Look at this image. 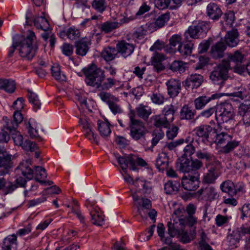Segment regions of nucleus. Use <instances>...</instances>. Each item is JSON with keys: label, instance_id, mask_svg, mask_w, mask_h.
I'll return each mask as SVG.
<instances>
[{"label": "nucleus", "instance_id": "nucleus-1", "mask_svg": "<svg viewBox=\"0 0 250 250\" xmlns=\"http://www.w3.org/2000/svg\"><path fill=\"white\" fill-rule=\"evenodd\" d=\"M36 36L34 32L28 30L25 38L19 39V54L20 56L27 60H31L35 56L38 49L34 42Z\"/></svg>", "mask_w": 250, "mask_h": 250}, {"label": "nucleus", "instance_id": "nucleus-2", "mask_svg": "<svg viewBox=\"0 0 250 250\" xmlns=\"http://www.w3.org/2000/svg\"><path fill=\"white\" fill-rule=\"evenodd\" d=\"M32 161L27 159L22 161L17 167V170L21 172L22 175L29 180L32 179L34 175H35V179L41 184H44L46 182L42 179L47 177V173L45 169L40 166H35L34 170L31 168Z\"/></svg>", "mask_w": 250, "mask_h": 250}, {"label": "nucleus", "instance_id": "nucleus-3", "mask_svg": "<svg viewBox=\"0 0 250 250\" xmlns=\"http://www.w3.org/2000/svg\"><path fill=\"white\" fill-rule=\"evenodd\" d=\"M135 116L134 112L131 110L129 114L130 136L133 140L145 143L147 130L142 122L135 119Z\"/></svg>", "mask_w": 250, "mask_h": 250}, {"label": "nucleus", "instance_id": "nucleus-4", "mask_svg": "<svg viewBox=\"0 0 250 250\" xmlns=\"http://www.w3.org/2000/svg\"><path fill=\"white\" fill-rule=\"evenodd\" d=\"M235 116L234 109L231 104L225 102L216 105L215 120L219 126L232 120Z\"/></svg>", "mask_w": 250, "mask_h": 250}, {"label": "nucleus", "instance_id": "nucleus-5", "mask_svg": "<svg viewBox=\"0 0 250 250\" xmlns=\"http://www.w3.org/2000/svg\"><path fill=\"white\" fill-rule=\"evenodd\" d=\"M85 82L88 85L100 88L102 82L105 78L104 71L92 64L84 70Z\"/></svg>", "mask_w": 250, "mask_h": 250}, {"label": "nucleus", "instance_id": "nucleus-6", "mask_svg": "<svg viewBox=\"0 0 250 250\" xmlns=\"http://www.w3.org/2000/svg\"><path fill=\"white\" fill-rule=\"evenodd\" d=\"M229 69L230 64L229 62L226 60H223L210 73V80L214 84L222 87L229 77L228 72Z\"/></svg>", "mask_w": 250, "mask_h": 250}, {"label": "nucleus", "instance_id": "nucleus-7", "mask_svg": "<svg viewBox=\"0 0 250 250\" xmlns=\"http://www.w3.org/2000/svg\"><path fill=\"white\" fill-rule=\"evenodd\" d=\"M210 26L208 22L201 21L197 24L190 26L185 33L186 40H188V36L192 39L203 38L207 34Z\"/></svg>", "mask_w": 250, "mask_h": 250}, {"label": "nucleus", "instance_id": "nucleus-8", "mask_svg": "<svg viewBox=\"0 0 250 250\" xmlns=\"http://www.w3.org/2000/svg\"><path fill=\"white\" fill-rule=\"evenodd\" d=\"M199 177V173L195 171L193 173L184 175L181 180L183 188L188 191L196 190L199 187L200 183Z\"/></svg>", "mask_w": 250, "mask_h": 250}, {"label": "nucleus", "instance_id": "nucleus-9", "mask_svg": "<svg viewBox=\"0 0 250 250\" xmlns=\"http://www.w3.org/2000/svg\"><path fill=\"white\" fill-rule=\"evenodd\" d=\"M220 167V163L219 161H215V164L209 165L208 172L203 176V183L208 184H214L221 174Z\"/></svg>", "mask_w": 250, "mask_h": 250}, {"label": "nucleus", "instance_id": "nucleus-10", "mask_svg": "<svg viewBox=\"0 0 250 250\" xmlns=\"http://www.w3.org/2000/svg\"><path fill=\"white\" fill-rule=\"evenodd\" d=\"M85 205L90 216L91 223L98 226H102L104 224V219L99 212V208L98 207L95 205L93 202L90 201L89 200H86Z\"/></svg>", "mask_w": 250, "mask_h": 250}, {"label": "nucleus", "instance_id": "nucleus-11", "mask_svg": "<svg viewBox=\"0 0 250 250\" xmlns=\"http://www.w3.org/2000/svg\"><path fill=\"white\" fill-rule=\"evenodd\" d=\"M23 120L21 113L18 110L15 111L13 114V119L9 120L6 117L3 118L4 124L3 125V129L8 131L10 134L15 132L19 124Z\"/></svg>", "mask_w": 250, "mask_h": 250}, {"label": "nucleus", "instance_id": "nucleus-12", "mask_svg": "<svg viewBox=\"0 0 250 250\" xmlns=\"http://www.w3.org/2000/svg\"><path fill=\"white\" fill-rule=\"evenodd\" d=\"M26 24L31 25L32 21L34 22L37 28L41 29L44 32H48L49 24L47 20L43 17H38L36 18L32 17V12L28 10L26 13Z\"/></svg>", "mask_w": 250, "mask_h": 250}, {"label": "nucleus", "instance_id": "nucleus-13", "mask_svg": "<svg viewBox=\"0 0 250 250\" xmlns=\"http://www.w3.org/2000/svg\"><path fill=\"white\" fill-rule=\"evenodd\" d=\"M11 155L3 147H0V176H3L9 172V169L12 167Z\"/></svg>", "mask_w": 250, "mask_h": 250}, {"label": "nucleus", "instance_id": "nucleus-14", "mask_svg": "<svg viewBox=\"0 0 250 250\" xmlns=\"http://www.w3.org/2000/svg\"><path fill=\"white\" fill-rule=\"evenodd\" d=\"M197 193L201 196L202 199L208 202H212L216 200L219 197L218 190L211 186L201 188L197 191Z\"/></svg>", "mask_w": 250, "mask_h": 250}, {"label": "nucleus", "instance_id": "nucleus-15", "mask_svg": "<svg viewBox=\"0 0 250 250\" xmlns=\"http://www.w3.org/2000/svg\"><path fill=\"white\" fill-rule=\"evenodd\" d=\"M193 131L197 136L203 138L208 141H211L213 134L215 133V129L209 125H202L196 127Z\"/></svg>", "mask_w": 250, "mask_h": 250}, {"label": "nucleus", "instance_id": "nucleus-16", "mask_svg": "<svg viewBox=\"0 0 250 250\" xmlns=\"http://www.w3.org/2000/svg\"><path fill=\"white\" fill-rule=\"evenodd\" d=\"M167 226L168 234L171 237H173L184 230L185 221L180 218L177 220H174L173 223L168 222Z\"/></svg>", "mask_w": 250, "mask_h": 250}, {"label": "nucleus", "instance_id": "nucleus-17", "mask_svg": "<svg viewBox=\"0 0 250 250\" xmlns=\"http://www.w3.org/2000/svg\"><path fill=\"white\" fill-rule=\"evenodd\" d=\"M166 84L167 87V94L170 97H175L180 93L181 85L179 80L171 79L166 82Z\"/></svg>", "mask_w": 250, "mask_h": 250}, {"label": "nucleus", "instance_id": "nucleus-18", "mask_svg": "<svg viewBox=\"0 0 250 250\" xmlns=\"http://www.w3.org/2000/svg\"><path fill=\"white\" fill-rule=\"evenodd\" d=\"M203 81V77L200 74H191L183 82V86L187 89L188 88H197L200 86Z\"/></svg>", "mask_w": 250, "mask_h": 250}, {"label": "nucleus", "instance_id": "nucleus-19", "mask_svg": "<svg viewBox=\"0 0 250 250\" xmlns=\"http://www.w3.org/2000/svg\"><path fill=\"white\" fill-rule=\"evenodd\" d=\"M134 48L135 46L133 44L126 42L125 41L117 44L118 53H120L124 58L130 56L133 52Z\"/></svg>", "mask_w": 250, "mask_h": 250}, {"label": "nucleus", "instance_id": "nucleus-20", "mask_svg": "<svg viewBox=\"0 0 250 250\" xmlns=\"http://www.w3.org/2000/svg\"><path fill=\"white\" fill-rule=\"evenodd\" d=\"M118 163L120 165L122 169L125 172L129 167L130 169L135 170L136 167L133 166V155L130 154L125 156H116Z\"/></svg>", "mask_w": 250, "mask_h": 250}, {"label": "nucleus", "instance_id": "nucleus-21", "mask_svg": "<svg viewBox=\"0 0 250 250\" xmlns=\"http://www.w3.org/2000/svg\"><path fill=\"white\" fill-rule=\"evenodd\" d=\"M223 12L220 7L215 3L210 2L207 7V14L212 20H218Z\"/></svg>", "mask_w": 250, "mask_h": 250}, {"label": "nucleus", "instance_id": "nucleus-22", "mask_svg": "<svg viewBox=\"0 0 250 250\" xmlns=\"http://www.w3.org/2000/svg\"><path fill=\"white\" fill-rule=\"evenodd\" d=\"M226 45L223 42H218L212 46L210 53L212 58L219 59L224 57Z\"/></svg>", "mask_w": 250, "mask_h": 250}, {"label": "nucleus", "instance_id": "nucleus-23", "mask_svg": "<svg viewBox=\"0 0 250 250\" xmlns=\"http://www.w3.org/2000/svg\"><path fill=\"white\" fill-rule=\"evenodd\" d=\"M239 34L237 30L232 29L227 32L225 37V43L230 47H234L237 45L239 42L238 38Z\"/></svg>", "mask_w": 250, "mask_h": 250}, {"label": "nucleus", "instance_id": "nucleus-24", "mask_svg": "<svg viewBox=\"0 0 250 250\" xmlns=\"http://www.w3.org/2000/svg\"><path fill=\"white\" fill-rule=\"evenodd\" d=\"M175 166L177 169L180 172L191 173V167L189 159L182 156L176 163Z\"/></svg>", "mask_w": 250, "mask_h": 250}, {"label": "nucleus", "instance_id": "nucleus-25", "mask_svg": "<svg viewBox=\"0 0 250 250\" xmlns=\"http://www.w3.org/2000/svg\"><path fill=\"white\" fill-rule=\"evenodd\" d=\"M196 156L199 159L206 160L209 166L215 164V161H218L213 154L207 151L205 149L197 150L196 152Z\"/></svg>", "mask_w": 250, "mask_h": 250}, {"label": "nucleus", "instance_id": "nucleus-26", "mask_svg": "<svg viewBox=\"0 0 250 250\" xmlns=\"http://www.w3.org/2000/svg\"><path fill=\"white\" fill-rule=\"evenodd\" d=\"M180 178L176 180H169L164 185V190L166 194H172L176 193L180 187Z\"/></svg>", "mask_w": 250, "mask_h": 250}, {"label": "nucleus", "instance_id": "nucleus-27", "mask_svg": "<svg viewBox=\"0 0 250 250\" xmlns=\"http://www.w3.org/2000/svg\"><path fill=\"white\" fill-rule=\"evenodd\" d=\"M218 97V96L217 94H213L211 97H207L206 96H200L194 100V104L195 108L197 110L202 109L211 101V100L215 99Z\"/></svg>", "mask_w": 250, "mask_h": 250}, {"label": "nucleus", "instance_id": "nucleus-28", "mask_svg": "<svg viewBox=\"0 0 250 250\" xmlns=\"http://www.w3.org/2000/svg\"><path fill=\"white\" fill-rule=\"evenodd\" d=\"M187 40V42H182L178 47V51L184 58L191 55L193 46V43L189 39Z\"/></svg>", "mask_w": 250, "mask_h": 250}, {"label": "nucleus", "instance_id": "nucleus-29", "mask_svg": "<svg viewBox=\"0 0 250 250\" xmlns=\"http://www.w3.org/2000/svg\"><path fill=\"white\" fill-rule=\"evenodd\" d=\"M231 137V135L224 132L217 133L215 130V133L213 134L211 141L214 142L218 145H226L230 140Z\"/></svg>", "mask_w": 250, "mask_h": 250}, {"label": "nucleus", "instance_id": "nucleus-30", "mask_svg": "<svg viewBox=\"0 0 250 250\" xmlns=\"http://www.w3.org/2000/svg\"><path fill=\"white\" fill-rule=\"evenodd\" d=\"M220 188L223 192L227 193L229 196H234L236 195V186L230 180L223 182L220 185Z\"/></svg>", "mask_w": 250, "mask_h": 250}, {"label": "nucleus", "instance_id": "nucleus-31", "mask_svg": "<svg viewBox=\"0 0 250 250\" xmlns=\"http://www.w3.org/2000/svg\"><path fill=\"white\" fill-rule=\"evenodd\" d=\"M248 230L249 227L246 228L243 226L237 228L232 232V234L228 238L230 239V240L231 239L234 240L232 244H230L229 245L231 246L234 245L235 244V243L238 242L243 235L248 234Z\"/></svg>", "mask_w": 250, "mask_h": 250}, {"label": "nucleus", "instance_id": "nucleus-32", "mask_svg": "<svg viewBox=\"0 0 250 250\" xmlns=\"http://www.w3.org/2000/svg\"><path fill=\"white\" fill-rule=\"evenodd\" d=\"M248 230L249 227L246 228L243 226L237 228L232 232V234L228 238L230 239V240L231 239L234 240L232 244H230L229 245L231 246L234 245L235 244V243L238 242L243 235L248 234Z\"/></svg>", "mask_w": 250, "mask_h": 250}, {"label": "nucleus", "instance_id": "nucleus-33", "mask_svg": "<svg viewBox=\"0 0 250 250\" xmlns=\"http://www.w3.org/2000/svg\"><path fill=\"white\" fill-rule=\"evenodd\" d=\"M168 157L165 152H162L158 156L156 160V166L160 171H163L168 166Z\"/></svg>", "mask_w": 250, "mask_h": 250}, {"label": "nucleus", "instance_id": "nucleus-34", "mask_svg": "<svg viewBox=\"0 0 250 250\" xmlns=\"http://www.w3.org/2000/svg\"><path fill=\"white\" fill-rule=\"evenodd\" d=\"M239 115L244 124L250 125V105L242 104L239 107Z\"/></svg>", "mask_w": 250, "mask_h": 250}, {"label": "nucleus", "instance_id": "nucleus-35", "mask_svg": "<svg viewBox=\"0 0 250 250\" xmlns=\"http://www.w3.org/2000/svg\"><path fill=\"white\" fill-rule=\"evenodd\" d=\"M90 44L89 41L84 40L76 42H75L76 54L82 56H85L89 50L88 45Z\"/></svg>", "mask_w": 250, "mask_h": 250}, {"label": "nucleus", "instance_id": "nucleus-36", "mask_svg": "<svg viewBox=\"0 0 250 250\" xmlns=\"http://www.w3.org/2000/svg\"><path fill=\"white\" fill-rule=\"evenodd\" d=\"M196 110L192 109L188 105H184L180 111V118L182 120H191L194 119L196 114Z\"/></svg>", "mask_w": 250, "mask_h": 250}, {"label": "nucleus", "instance_id": "nucleus-37", "mask_svg": "<svg viewBox=\"0 0 250 250\" xmlns=\"http://www.w3.org/2000/svg\"><path fill=\"white\" fill-rule=\"evenodd\" d=\"M153 125L159 129L162 127L168 128L170 126L169 122L164 116L156 115L152 118Z\"/></svg>", "mask_w": 250, "mask_h": 250}, {"label": "nucleus", "instance_id": "nucleus-38", "mask_svg": "<svg viewBox=\"0 0 250 250\" xmlns=\"http://www.w3.org/2000/svg\"><path fill=\"white\" fill-rule=\"evenodd\" d=\"M136 112L139 117L146 120L148 119L149 116L151 114V109L148 106L140 104L136 107Z\"/></svg>", "mask_w": 250, "mask_h": 250}, {"label": "nucleus", "instance_id": "nucleus-39", "mask_svg": "<svg viewBox=\"0 0 250 250\" xmlns=\"http://www.w3.org/2000/svg\"><path fill=\"white\" fill-rule=\"evenodd\" d=\"M118 54L117 49L114 47H107L102 51L101 56L106 61H110L115 59Z\"/></svg>", "mask_w": 250, "mask_h": 250}, {"label": "nucleus", "instance_id": "nucleus-40", "mask_svg": "<svg viewBox=\"0 0 250 250\" xmlns=\"http://www.w3.org/2000/svg\"><path fill=\"white\" fill-rule=\"evenodd\" d=\"M108 122H103L98 121V129L101 136L103 137H108L111 133V131Z\"/></svg>", "mask_w": 250, "mask_h": 250}, {"label": "nucleus", "instance_id": "nucleus-41", "mask_svg": "<svg viewBox=\"0 0 250 250\" xmlns=\"http://www.w3.org/2000/svg\"><path fill=\"white\" fill-rule=\"evenodd\" d=\"M177 110V107L172 104L167 105L163 109L164 117L169 122H172L174 120V115Z\"/></svg>", "mask_w": 250, "mask_h": 250}, {"label": "nucleus", "instance_id": "nucleus-42", "mask_svg": "<svg viewBox=\"0 0 250 250\" xmlns=\"http://www.w3.org/2000/svg\"><path fill=\"white\" fill-rule=\"evenodd\" d=\"M15 83L12 80H0V89H3L7 92L12 93L15 89Z\"/></svg>", "mask_w": 250, "mask_h": 250}, {"label": "nucleus", "instance_id": "nucleus-43", "mask_svg": "<svg viewBox=\"0 0 250 250\" xmlns=\"http://www.w3.org/2000/svg\"><path fill=\"white\" fill-rule=\"evenodd\" d=\"M120 23L115 21H106L101 24V31L108 33L119 27Z\"/></svg>", "mask_w": 250, "mask_h": 250}, {"label": "nucleus", "instance_id": "nucleus-44", "mask_svg": "<svg viewBox=\"0 0 250 250\" xmlns=\"http://www.w3.org/2000/svg\"><path fill=\"white\" fill-rule=\"evenodd\" d=\"M52 76L58 81H65V76L61 71L60 66L58 64H54L51 67Z\"/></svg>", "mask_w": 250, "mask_h": 250}, {"label": "nucleus", "instance_id": "nucleus-45", "mask_svg": "<svg viewBox=\"0 0 250 250\" xmlns=\"http://www.w3.org/2000/svg\"><path fill=\"white\" fill-rule=\"evenodd\" d=\"M17 236L15 234L8 236L3 240L1 250H11L13 245H16Z\"/></svg>", "mask_w": 250, "mask_h": 250}, {"label": "nucleus", "instance_id": "nucleus-46", "mask_svg": "<svg viewBox=\"0 0 250 250\" xmlns=\"http://www.w3.org/2000/svg\"><path fill=\"white\" fill-rule=\"evenodd\" d=\"M79 123V125H81L83 127L84 136L88 137L89 134H92V136L93 138V132L92 126L87 121L85 118H80Z\"/></svg>", "mask_w": 250, "mask_h": 250}, {"label": "nucleus", "instance_id": "nucleus-47", "mask_svg": "<svg viewBox=\"0 0 250 250\" xmlns=\"http://www.w3.org/2000/svg\"><path fill=\"white\" fill-rule=\"evenodd\" d=\"M169 18V13H166L159 16L154 22L155 27H162L168 21Z\"/></svg>", "mask_w": 250, "mask_h": 250}, {"label": "nucleus", "instance_id": "nucleus-48", "mask_svg": "<svg viewBox=\"0 0 250 250\" xmlns=\"http://www.w3.org/2000/svg\"><path fill=\"white\" fill-rule=\"evenodd\" d=\"M240 142L232 140V137L229 143H227L222 148V151L224 153H228L232 151L235 148L240 145Z\"/></svg>", "mask_w": 250, "mask_h": 250}, {"label": "nucleus", "instance_id": "nucleus-49", "mask_svg": "<svg viewBox=\"0 0 250 250\" xmlns=\"http://www.w3.org/2000/svg\"><path fill=\"white\" fill-rule=\"evenodd\" d=\"M152 135L153 137L151 140V147H153L163 138L165 133L162 129H156L154 130Z\"/></svg>", "mask_w": 250, "mask_h": 250}, {"label": "nucleus", "instance_id": "nucleus-50", "mask_svg": "<svg viewBox=\"0 0 250 250\" xmlns=\"http://www.w3.org/2000/svg\"><path fill=\"white\" fill-rule=\"evenodd\" d=\"M92 6L97 11L102 13L105 10L107 4L105 0H93Z\"/></svg>", "mask_w": 250, "mask_h": 250}, {"label": "nucleus", "instance_id": "nucleus-51", "mask_svg": "<svg viewBox=\"0 0 250 250\" xmlns=\"http://www.w3.org/2000/svg\"><path fill=\"white\" fill-rule=\"evenodd\" d=\"M98 96L103 101L107 103L108 104L110 102H114V101H119V99L117 97H116L109 92L103 91H101L98 94Z\"/></svg>", "mask_w": 250, "mask_h": 250}, {"label": "nucleus", "instance_id": "nucleus-52", "mask_svg": "<svg viewBox=\"0 0 250 250\" xmlns=\"http://www.w3.org/2000/svg\"><path fill=\"white\" fill-rule=\"evenodd\" d=\"M229 60L228 61L229 63V62H235L236 64L241 63L244 62V55H242L239 51H236L233 54H230L229 56Z\"/></svg>", "mask_w": 250, "mask_h": 250}, {"label": "nucleus", "instance_id": "nucleus-53", "mask_svg": "<svg viewBox=\"0 0 250 250\" xmlns=\"http://www.w3.org/2000/svg\"><path fill=\"white\" fill-rule=\"evenodd\" d=\"M186 64L181 61H174L170 65V69L173 71H178L180 73L185 71Z\"/></svg>", "mask_w": 250, "mask_h": 250}, {"label": "nucleus", "instance_id": "nucleus-54", "mask_svg": "<svg viewBox=\"0 0 250 250\" xmlns=\"http://www.w3.org/2000/svg\"><path fill=\"white\" fill-rule=\"evenodd\" d=\"M118 101H114V102H110L108 104L110 111L114 115L120 114L123 112L121 105L117 103Z\"/></svg>", "mask_w": 250, "mask_h": 250}, {"label": "nucleus", "instance_id": "nucleus-55", "mask_svg": "<svg viewBox=\"0 0 250 250\" xmlns=\"http://www.w3.org/2000/svg\"><path fill=\"white\" fill-rule=\"evenodd\" d=\"M21 147L26 151L33 152L38 149V146L36 144L28 140H26L24 142Z\"/></svg>", "mask_w": 250, "mask_h": 250}, {"label": "nucleus", "instance_id": "nucleus-56", "mask_svg": "<svg viewBox=\"0 0 250 250\" xmlns=\"http://www.w3.org/2000/svg\"><path fill=\"white\" fill-rule=\"evenodd\" d=\"M41 35L45 41L49 39L50 46L52 48H53L56 42V38L54 35L51 34L50 31L44 32Z\"/></svg>", "mask_w": 250, "mask_h": 250}, {"label": "nucleus", "instance_id": "nucleus-57", "mask_svg": "<svg viewBox=\"0 0 250 250\" xmlns=\"http://www.w3.org/2000/svg\"><path fill=\"white\" fill-rule=\"evenodd\" d=\"M80 36V32L75 27H70L67 29V38L71 40H74Z\"/></svg>", "mask_w": 250, "mask_h": 250}, {"label": "nucleus", "instance_id": "nucleus-58", "mask_svg": "<svg viewBox=\"0 0 250 250\" xmlns=\"http://www.w3.org/2000/svg\"><path fill=\"white\" fill-rule=\"evenodd\" d=\"M28 98L29 102L33 104L34 108L39 109L41 105V103L38 96L34 92H30L28 95Z\"/></svg>", "mask_w": 250, "mask_h": 250}, {"label": "nucleus", "instance_id": "nucleus-59", "mask_svg": "<svg viewBox=\"0 0 250 250\" xmlns=\"http://www.w3.org/2000/svg\"><path fill=\"white\" fill-rule=\"evenodd\" d=\"M116 83V80L111 78H108L106 79L105 82L102 84V83H101L100 88H101L102 90H108L115 85Z\"/></svg>", "mask_w": 250, "mask_h": 250}, {"label": "nucleus", "instance_id": "nucleus-60", "mask_svg": "<svg viewBox=\"0 0 250 250\" xmlns=\"http://www.w3.org/2000/svg\"><path fill=\"white\" fill-rule=\"evenodd\" d=\"M11 135L15 144L21 146L24 142H23L22 136L20 132L16 130L15 132L11 133Z\"/></svg>", "mask_w": 250, "mask_h": 250}, {"label": "nucleus", "instance_id": "nucleus-61", "mask_svg": "<svg viewBox=\"0 0 250 250\" xmlns=\"http://www.w3.org/2000/svg\"><path fill=\"white\" fill-rule=\"evenodd\" d=\"M150 98L152 103L155 104H161L164 102V97L160 93H153Z\"/></svg>", "mask_w": 250, "mask_h": 250}, {"label": "nucleus", "instance_id": "nucleus-62", "mask_svg": "<svg viewBox=\"0 0 250 250\" xmlns=\"http://www.w3.org/2000/svg\"><path fill=\"white\" fill-rule=\"evenodd\" d=\"M184 143V139H180L175 141H172L169 143H167L165 146V147L167 148L169 150H173L178 146L183 144Z\"/></svg>", "mask_w": 250, "mask_h": 250}, {"label": "nucleus", "instance_id": "nucleus-63", "mask_svg": "<svg viewBox=\"0 0 250 250\" xmlns=\"http://www.w3.org/2000/svg\"><path fill=\"white\" fill-rule=\"evenodd\" d=\"M195 151V148L192 144H188L184 148V154L182 156L186 158L190 157Z\"/></svg>", "mask_w": 250, "mask_h": 250}, {"label": "nucleus", "instance_id": "nucleus-64", "mask_svg": "<svg viewBox=\"0 0 250 250\" xmlns=\"http://www.w3.org/2000/svg\"><path fill=\"white\" fill-rule=\"evenodd\" d=\"M170 0H155V6L159 9H164L168 7Z\"/></svg>", "mask_w": 250, "mask_h": 250}]
</instances>
